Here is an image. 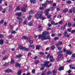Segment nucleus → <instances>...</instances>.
<instances>
[{"label": "nucleus", "mask_w": 75, "mask_h": 75, "mask_svg": "<svg viewBox=\"0 0 75 75\" xmlns=\"http://www.w3.org/2000/svg\"><path fill=\"white\" fill-rule=\"evenodd\" d=\"M42 11H41L40 12H38L35 15V17L36 18H42V20H44L45 19V17H42Z\"/></svg>", "instance_id": "obj_1"}, {"label": "nucleus", "mask_w": 75, "mask_h": 75, "mask_svg": "<svg viewBox=\"0 0 75 75\" xmlns=\"http://www.w3.org/2000/svg\"><path fill=\"white\" fill-rule=\"evenodd\" d=\"M49 63V61L47 62V61H46L45 63L44 64H41V66L42 68H40L41 70L42 71L44 70V68H45V67H47V68H49V67H50L51 66V64H50L48 65Z\"/></svg>", "instance_id": "obj_2"}, {"label": "nucleus", "mask_w": 75, "mask_h": 75, "mask_svg": "<svg viewBox=\"0 0 75 75\" xmlns=\"http://www.w3.org/2000/svg\"><path fill=\"white\" fill-rule=\"evenodd\" d=\"M38 38L39 39L41 38V40H46V39H47L48 40H50V39H51V38H50V36H45L41 37V35H39V36Z\"/></svg>", "instance_id": "obj_3"}, {"label": "nucleus", "mask_w": 75, "mask_h": 75, "mask_svg": "<svg viewBox=\"0 0 75 75\" xmlns=\"http://www.w3.org/2000/svg\"><path fill=\"white\" fill-rule=\"evenodd\" d=\"M27 5H24L23 6V8H22L21 9V11H23V12H25L26 11V10L25 9V8H27Z\"/></svg>", "instance_id": "obj_4"}, {"label": "nucleus", "mask_w": 75, "mask_h": 75, "mask_svg": "<svg viewBox=\"0 0 75 75\" xmlns=\"http://www.w3.org/2000/svg\"><path fill=\"white\" fill-rule=\"evenodd\" d=\"M48 34V32L47 31H45L42 33V35H41V37H45V35H47Z\"/></svg>", "instance_id": "obj_5"}, {"label": "nucleus", "mask_w": 75, "mask_h": 75, "mask_svg": "<svg viewBox=\"0 0 75 75\" xmlns=\"http://www.w3.org/2000/svg\"><path fill=\"white\" fill-rule=\"evenodd\" d=\"M52 72L53 75H55L56 74V73L57 72V69H55L54 70H53Z\"/></svg>", "instance_id": "obj_6"}, {"label": "nucleus", "mask_w": 75, "mask_h": 75, "mask_svg": "<svg viewBox=\"0 0 75 75\" xmlns=\"http://www.w3.org/2000/svg\"><path fill=\"white\" fill-rule=\"evenodd\" d=\"M50 9L47 10L45 12V13L46 14V15H48L49 14V13H48V11H50Z\"/></svg>", "instance_id": "obj_7"}, {"label": "nucleus", "mask_w": 75, "mask_h": 75, "mask_svg": "<svg viewBox=\"0 0 75 75\" xmlns=\"http://www.w3.org/2000/svg\"><path fill=\"white\" fill-rule=\"evenodd\" d=\"M24 48V47H23L22 46H21V45H20L19 47H18V50H19V49H20V50H23Z\"/></svg>", "instance_id": "obj_8"}, {"label": "nucleus", "mask_w": 75, "mask_h": 75, "mask_svg": "<svg viewBox=\"0 0 75 75\" xmlns=\"http://www.w3.org/2000/svg\"><path fill=\"white\" fill-rule=\"evenodd\" d=\"M66 53L69 55H71V54H72V52L70 50H67Z\"/></svg>", "instance_id": "obj_9"}, {"label": "nucleus", "mask_w": 75, "mask_h": 75, "mask_svg": "<svg viewBox=\"0 0 75 75\" xmlns=\"http://www.w3.org/2000/svg\"><path fill=\"white\" fill-rule=\"evenodd\" d=\"M62 54H60L58 56L57 58L58 61H59L61 59V56H62Z\"/></svg>", "instance_id": "obj_10"}, {"label": "nucleus", "mask_w": 75, "mask_h": 75, "mask_svg": "<svg viewBox=\"0 0 75 75\" xmlns=\"http://www.w3.org/2000/svg\"><path fill=\"white\" fill-rule=\"evenodd\" d=\"M67 34L68 33H67V30H65L63 34L65 37H66Z\"/></svg>", "instance_id": "obj_11"}, {"label": "nucleus", "mask_w": 75, "mask_h": 75, "mask_svg": "<svg viewBox=\"0 0 75 75\" xmlns=\"http://www.w3.org/2000/svg\"><path fill=\"white\" fill-rule=\"evenodd\" d=\"M30 2L31 3H34V4H35V3H36V0H30Z\"/></svg>", "instance_id": "obj_12"}, {"label": "nucleus", "mask_w": 75, "mask_h": 75, "mask_svg": "<svg viewBox=\"0 0 75 75\" xmlns=\"http://www.w3.org/2000/svg\"><path fill=\"white\" fill-rule=\"evenodd\" d=\"M16 16H21L22 15V14L21 12L18 13H16Z\"/></svg>", "instance_id": "obj_13"}, {"label": "nucleus", "mask_w": 75, "mask_h": 75, "mask_svg": "<svg viewBox=\"0 0 75 75\" xmlns=\"http://www.w3.org/2000/svg\"><path fill=\"white\" fill-rule=\"evenodd\" d=\"M21 73H22V71L21 70L19 71L18 72V75H21Z\"/></svg>", "instance_id": "obj_14"}, {"label": "nucleus", "mask_w": 75, "mask_h": 75, "mask_svg": "<svg viewBox=\"0 0 75 75\" xmlns=\"http://www.w3.org/2000/svg\"><path fill=\"white\" fill-rule=\"evenodd\" d=\"M68 9H67V8H66L65 9H64L63 10V13H67V12H68Z\"/></svg>", "instance_id": "obj_15"}, {"label": "nucleus", "mask_w": 75, "mask_h": 75, "mask_svg": "<svg viewBox=\"0 0 75 75\" xmlns=\"http://www.w3.org/2000/svg\"><path fill=\"white\" fill-rule=\"evenodd\" d=\"M21 66L20 64L18 63H16L15 65V67H20Z\"/></svg>", "instance_id": "obj_16"}, {"label": "nucleus", "mask_w": 75, "mask_h": 75, "mask_svg": "<svg viewBox=\"0 0 75 75\" xmlns=\"http://www.w3.org/2000/svg\"><path fill=\"white\" fill-rule=\"evenodd\" d=\"M23 50H24L26 51H29V49L25 47H24Z\"/></svg>", "instance_id": "obj_17"}, {"label": "nucleus", "mask_w": 75, "mask_h": 75, "mask_svg": "<svg viewBox=\"0 0 75 75\" xmlns=\"http://www.w3.org/2000/svg\"><path fill=\"white\" fill-rule=\"evenodd\" d=\"M64 68L63 67H60L59 69V70L62 71V70H63L64 69Z\"/></svg>", "instance_id": "obj_18"}, {"label": "nucleus", "mask_w": 75, "mask_h": 75, "mask_svg": "<svg viewBox=\"0 0 75 75\" xmlns=\"http://www.w3.org/2000/svg\"><path fill=\"white\" fill-rule=\"evenodd\" d=\"M40 47H41V45H36V50H39V49H40Z\"/></svg>", "instance_id": "obj_19"}, {"label": "nucleus", "mask_w": 75, "mask_h": 75, "mask_svg": "<svg viewBox=\"0 0 75 75\" xmlns=\"http://www.w3.org/2000/svg\"><path fill=\"white\" fill-rule=\"evenodd\" d=\"M6 72H12V71L10 69H8V70H5Z\"/></svg>", "instance_id": "obj_20"}, {"label": "nucleus", "mask_w": 75, "mask_h": 75, "mask_svg": "<svg viewBox=\"0 0 75 75\" xmlns=\"http://www.w3.org/2000/svg\"><path fill=\"white\" fill-rule=\"evenodd\" d=\"M4 43L3 40H0V44L2 45Z\"/></svg>", "instance_id": "obj_21"}, {"label": "nucleus", "mask_w": 75, "mask_h": 75, "mask_svg": "<svg viewBox=\"0 0 75 75\" xmlns=\"http://www.w3.org/2000/svg\"><path fill=\"white\" fill-rule=\"evenodd\" d=\"M47 3V2H46V3H45L44 4H42V7H46Z\"/></svg>", "instance_id": "obj_22"}, {"label": "nucleus", "mask_w": 75, "mask_h": 75, "mask_svg": "<svg viewBox=\"0 0 75 75\" xmlns=\"http://www.w3.org/2000/svg\"><path fill=\"white\" fill-rule=\"evenodd\" d=\"M55 47L54 45H52L51 47V50H53L55 49Z\"/></svg>", "instance_id": "obj_23"}, {"label": "nucleus", "mask_w": 75, "mask_h": 75, "mask_svg": "<svg viewBox=\"0 0 75 75\" xmlns=\"http://www.w3.org/2000/svg\"><path fill=\"white\" fill-rule=\"evenodd\" d=\"M59 24H61V25H62V24H63V21H62V20L60 21L59 22Z\"/></svg>", "instance_id": "obj_24"}, {"label": "nucleus", "mask_w": 75, "mask_h": 75, "mask_svg": "<svg viewBox=\"0 0 75 75\" xmlns=\"http://www.w3.org/2000/svg\"><path fill=\"white\" fill-rule=\"evenodd\" d=\"M34 13V11L33 10H31L29 12V14H32Z\"/></svg>", "instance_id": "obj_25"}, {"label": "nucleus", "mask_w": 75, "mask_h": 75, "mask_svg": "<svg viewBox=\"0 0 75 75\" xmlns=\"http://www.w3.org/2000/svg\"><path fill=\"white\" fill-rule=\"evenodd\" d=\"M14 59H11V64H14Z\"/></svg>", "instance_id": "obj_26"}, {"label": "nucleus", "mask_w": 75, "mask_h": 75, "mask_svg": "<svg viewBox=\"0 0 75 75\" xmlns=\"http://www.w3.org/2000/svg\"><path fill=\"white\" fill-rule=\"evenodd\" d=\"M65 28H66V27L64 26H63L61 27V29L62 30H64V29H65Z\"/></svg>", "instance_id": "obj_27"}, {"label": "nucleus", "mask_w": 75, "mask_h": 75, "mask_svg": "<svg viewBox=\"0 0 75 75\" xmlns=\"http://www.w3.org/2000/svg\"><path fill=\"white\" fill-rule=\"evenodd\" d=\"M22 55H17L16 56V58H21V57H22Z\"/></svg>", "instance_id": "obj_28"}, {"label": "nucleus", "mask_w": 75, "mask_h": 75, "mask_svg": "<svg viewBox=\"0 0 75 75\" xmlns=\"http://www.w3.org/2000/svg\"><path fill=\"white\" fill-rule=\"evenodd\" d=\"M55 61V59L54 58L50 59V62H53V61Z\"/></svg>", "instance_id": "obj_29"}, {"label": "nucleus", "mask_w": 75, "mask_h": 75, "mask_svg": "<svg viewBox=\"0 0 75 75\" xmlns=\"http://www.w3.org/2000/svg\"><path fill=\"white\" fill-rule=\"evenodd\" d=\"M39 54H40V55H43L44 54V53L40 51L39 53Z\"/></svg>", "instance_id": "obj_30"}, {"label": "nucleus", "mask_w": 75, "mask_h": 75, "mask_svg": "<svg viewBox=\"0 0 75 75\" xmlns=\"http://www.w3.org/2000/svg\"><path fill=\"white\" fill-rule=\"evenodd\" d=\"M28 25L29 26H32V25H33V23L31 22H29L28 24Z\"/></svg>", "instance_id": "obj_31"}, {"label": "nucleus", "mask_w": 75, "mask_h": 75, "mask_svg": "<svg viewBox=\"0 0 75 75\" xmlns=\"http://www.w3.org/2000/svg\"><path fill=\"white\" fill-rule=\"evenodd\" d=\"M34 46V45H29V48H31V47H33Z\"/></svg>", "instance_id": "obj_32"}, {"label": "nucleus", "mask_w": 75, "mask_h": 75, "mask_svg": "<svg viewBox=\"0 0 75 75\" xmlns=\"http://www.w3.org/2000/svg\"><path fill=\"white\" fill-rule=\"evenodd\" d=\"M71 23L70 22H69L68 23V25L69 27H70L71 26Z\"/></svg>", "instance_id": "obj_33"}, {"label": "nucleus", "mask_w": 75, "mask_h": 75, "mask_svg": "<svg viewBox=\"0 0 75 75\" xmlns=\"http://www.w3.org/2000/svg\"><path fill=\"white\" fill-rule=\"evenodd\" d=\"M46 3H50V4H52V3H53V1H51L50 2L49 1H46Z\"/></svg>", "instance_id": "obj_34"}, {"label": "nucleus", "mask_w": 75, "mask_h": 75, "mask_svg": "<svg viewBox=\"0 0 75 75\" xmlns=\"http://www.w3.org/2000/svg\"><path fill=\"white\" fill-rule=\"evenodd\" d=\"M40 63V61L39 60H37L35 62V64H38V63Z\"/></svg>", "instance_id": "obj_35"}, {"label": "nucleus", "mask_w": 75, "mask_h": 75, "mask_svg": "<svg viewBox=\"0 0 75 75\" xmlns=\"http://www.w3.org/2000/svg\"><path fill=\"white\" fill-rule=\"evenodd\" d=\"M67 4H71V1H67L66 2Z\"/></svg>", "instance_id": "obj_36"}, {"label": "nucleus", "mask_w": 75, "mask_h": 75, "mask_svg": "<svg viewBox=\"0 0 75 75\" xmlns=\"http://www.w3.org/2000/svg\"><path fill=\"white\" fill-rule=\"evenodd\" d=\"M51 74V72L50 71H48L47 72V75H50V74Z\"/></svg>", "instance_id": "obj_37"}, {"label": "nucleus", "mask_w": 75, "mask_h": 75, "mask_svg": "<svg viewBox=\"0 0 75 75\" xmlns=\"http://www.w3.org/2000/svg\"><path fill=\"white\" fill-rule=\"evenodd\" d=\"M11 9H12V6H11L9 7V10H8V11H11Z\"/></svg>", "instance_id": "obj_38"}, {"label": "nucleus", "mask_w": 75, "mask_h": 75, "mask_svg": "<svg viewBox=\"0 0 75 75\" xmlns=\"http://www.w3.org/2000/svg\"><path fill=\"white\" fill-rule=\"evenodd\" d=\"M16 10H18V11H19L20 10V7H19V6H18L16 8Z\"/></svg>", "instance_id": "obj_39"}, {"label": "nucleus", "mask_w": 75, "mask_h": 75, "mask_svg": "<svg viewBox=\"0 0 75 75\" xmlns=\"http://www.w3.org/2000/svg\"><path fill=\"white\" fill-rule=\"evenodd\" d=\"M51 24L52 25H54V24H55V22L54 21H52L51 22Z\"/></svg>", "instance_id": "obj_40"}, {"label": "nucleus", "mask_w": 75, "mask_h": 75, "mask_svg": "<svg viewBox=\"0 0 75 75\" xmlns=\"http://www.w3.org/2000/svg\"><path fill=\"white\" fill-rule=\"evenodd\" d=\"M27 23V19H25V21L23 22V24H26Z\"/></svg>", "instance_id": "obj_41"}, {"label": "nucleus", "mask_w": 75, "mask_h": 75, "mask_svg": "<svg viewBox=\"0 0 75 75\" xmlns=\"http://www.w3.org/2000/svg\"><path fill=\"white\" fill-rule=\"evenodd\" d=\"M29 42L30 44H33V40H30Z\"/></svg>", "instance_id": "obj_42"}, {"label": "nucleus", "mask_w": 75, "mask_h": 75, "mask_svg": "<svg viewBox=\"0 0 75 75\" xmlns=\"http://www.w3.org/2000/svg\"><path fill=\"white\" fill-rule=\"evenodd\" d=\"M8 63H6L4 64V66H8Z\"/></svg>", "instance_id": "obj_43"}, {"label": "nucleus", "mask_w": 75, "mask_h": 75, "mask_svg": "<svg viewBox=\"0 0 75 75\" xmlns=\"http://www.w3.org/2000/svg\"><path fill=\"white\" fill-rule=\"evenodd\" d=\"M59 39V38L58 37H56L54 39V40H58Z\"/></svg>", "instance_id": "obj_44"}, {"label": "nucleus", "mask_w": 75, "mask_h": 75, "mask_svg": "<svg viewBox=\"0 0 75 75\" xmlns=\"http://www.w3.org/2000/svg\"><path fill=\"white\" fill-rule=\"evenodd\" d=\"M63 52V51H59L57 52V54H60V53H62V52Z\"/></svg>", "instance_id": "obj_45"}, {"label": "nucleus", "mask_w": 75, "mask_h": 75, "mask_svg": "<svg viewBox=\"0 0 75 75\" xmlns=\"http://www.w3.org/2000/svg\"><path fill=\"white\" fill-rule=\"evenodd\" d=\"M22 38H23V39H24V40H26V39L27 40V38L26 36H23Z\"/></svg>", "instance_id": "obj_46"}, {"label": "nucleus", "mask_w": 75, "mask_h": 75, "mask_svg": "<svg viewBox=\"0 0 75 75\" xmlns=\"http://www.w3.org/2000/svg\"><path fill=\"white\" fill-rule=\"evenodd\" d=\"M17 18L18 20H21L22 19V18H20L19 17H18Z\"/></svg>", "instance_id": "obj_47"}, {"label": "nucleus", "mask_w": 75, "mask_h": 75, "mask_svg": "<svg viewBox=\"0 0 75 75\" xmlns=\"http://www.w3.org/2000/svg\"><path fill=\"white\" fill-rule=\"evenodd\" d=\"M50 54H49L48 55H47V56H46V58H49V57H50Z\"/></svg>", "instance_id": "obj_48"}, {"label": "nucleus", "mask_w": 75, "mask_h": 75, "mask_svg": "<svg viewBox=\"0 0 75 75\" xmlns=\"http://www.w3.org/2000/svg\"><path fill=\"white\" fill-rule=\"evenodd\" d=\"M31 16H29V17H28V20H30V19H31Z\"/></svg>", "instance_id": "obj_49"}, {"label": "nucleus", "mask_w": 75, "mask_h": 75, "mask_svg": "<svg viewBox=\"0 0 75 75\" xmlns=\"http://www.w3.org/2000/svg\"><path fill=\"white\" fill-rule=\"evenodd\" d=\"M70 34L69 33H67V35L66 37H69V36H70Z\"/></svg>", "instance_id": "obj_50"}, {"label": "nucleus", "mask_w": 75, "mask_h": 75, "mask_svg": "<svg viewBox=\"0 0 75 75\" xmlns=\"http://www.w3.org/2000/svg\"><path fill=\"white\" fill-rule=\"evenodd\" d=\"M59 45H62V42H59Z\"/></svg>", "instance_id": "obj_51"}, {"label": "nucleus", "mask_w": 75, "mask_h": 75, "mask_svg": "<svg viewBox=\"0 0 75 75\" xmlns=\"http://www.w3.org/2000/svg\"><path fill=\"white\" fill-rule=\"evenodd\" d=\"M71 59H69V60H68L67 61V62H71Z\"/></svg>", "instance_id": "obj_52"}, {"label": "nucleus", "mask_w": 75, "mask_h": 75, "mask_svg": "<svg viewBox=\"0 0 75 75\" xmlns=\"http://www.w3.org/2000/svg\"><path fill=\"white\" fill-rule=\"evenodd\" d=\"M54 59V57H53V56H51L50 57V59Z\"/></svg>", "instance_id": "obj_53"}, {"label": "nucleus", "mask_w": 75, "mask_h": 75, "mask_svg": "<svg viewBox=\"0 0 75 75\" xmlns=\"http://www.w3.org/2000/svg\"><path fill=\"white\" fill-rule=\"evenodd\" d=\"M73 12L74 13H75V8H73Z\"/></svg>", "instance_id": "obj_54"}, {"label": "nucleus", "mask_w": 75, "mask_h": 75, "mask_svg": "<svg viewBox=\"0 0 75 75\" xmlns=\"http://www.w3.org/2000/svg\"><path fill=\"white\" fill-rule=\"evenodd\" d=\"M59 43L55 44V45L56 47H59Z\"/></svg>", "instance_id": "obj_55"}, {"label": "nucleus", "mask_w": 75, "mask_h": 75, "mask_svg": "<svg viewBox=\"0 0 75 75\" xmlns=\"http://www.w3.org/2000/svg\"><path fill=\"white\" fill-rule=\"evenodd\" d=\"M3 22H4V21H3V20H1L0 22V24H2V23H3Z\"/></svg>", "instance_id": "obj_56"}, {"label": "nucleus", "mask_w": 75, "mask_h": 75, "mask_svg": "<svg viewBox=\"0 0 75 75\" xmlns=\"http://www.w3.org/2000/svg\"><path fill=\"white\" fill-rule=\"evenodd\" d=\"M23 22V19H22L21 20H19V23H21Z\"/></svg>", "instance_id": "obj_57"}, {"label": "nucleus", "mask_w": 75, "mask_h": 75, "mask_svg": "<svg viewBox=\"0 0 75 75\" xmlns=\"http://www.w3.org/2000/svg\"><path fill=\"white\" fill-rule=\"evenodd\" d=\"M6 59H7V57L5 56L3 58V60H6Z\"/></svg>", "instance_id": "obj_58"}, {"label": "nucleus", "mask_w": 75, "mask_h": 75, "mask_svg": "<svg viewBox=\"0 0 75 75\" xmlns=\"http://www.w3.org/2000/svg\"><path fill=\"white\" fill-rule=\"evenodd\" d=\"M71 28H70L69 29H68V31H69V32H71Z\"/></svg>", "instance_id": "obj_59"}, {"label": "nucleus", "mask_w": 75, "mask_h": 75, "mask_svg": "<svg viewBox=\"0 0 75 75\" xmlns=\"http://www.w3.org/2000/svg\"><path fill=\"white\" fill-rule=\"evenodd\" d=\"M35 69H33L32 70V72L33 73V74H34V72H35Z\"/></svg>", "instance_id": "obj_60"}, {"label": "nucleus", "mask_w": 75, "mask_h": 75, "mask_svg": "<svg viewBox=\"0 0 75 75\" xmlns=\"http://www.w3.org/2000/svg\"><path fill=\"white\" fill-rule=\"evenodd\" d=\"M71 33H75V30H72L71 31Z\"/></svg>", "instance_id": "obj_61"}, {"label": "nucleus", "mask_w": 75, "mask_h": 75, "mask_svg": "<svg viewBox=\"0 0 75 75\" xmlns=\"http://www.w3.org/2000/svg\"><path fill=\"white\" fill-rule=\"evenodd\" d=\"M47 24L48 27H51V24L50 23H48Z\"/></svg>", "instance_id": "obj_62"}, {"label": "nucleus", "mask_w": 75, "mask_h": 75, "mask_svg": "<svg viewBox=\"0 0 75 75\" xmlns=\"http://www.w3.org/2000/svg\"><path fill=\"white\" fill-rule=\"evenodd\" d=\"M72 57H75V54H72Z\"/></svg>", "instance_id": "obj_63"}, {"label": "nucleus", "mask_w": 75, "mask_h": 75, "mask_svg": "<svg viewBox=\"0 0 75 75\" xmlns=\"http://www.w3.org/2000/svg\"><path fill=\"white\" fill-rule=\"evenodd\" d=\"M41 75H45V73H44V72H42Z\"/></svg>", "instance_id": "obj_64"}]
</instances>
